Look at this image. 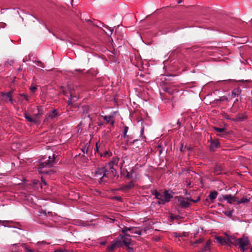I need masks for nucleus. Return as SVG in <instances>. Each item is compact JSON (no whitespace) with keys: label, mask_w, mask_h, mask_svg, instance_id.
Returning <instances> with one entry per match:
<instances>
[{"label":"nucleus","mask_w":252,"mask_h":252,"mask_svg":"<svg viewBox=\"0 0 252 252\" xmlns=\"http://www.w3.org/2000/svg\"><path fill=\"white\" fill-rule=\"evenodd\" d=\"M174 236L176 237H187L188 234L186 232H183L182 233H178L177 232L174 233Z\"/></svg>","instance_id":"nucleus-27"},{"label":"nucleus","mask_w":252,"mask_h":252,"mask_svg":"<svg viewBox=\"0 0 252 252\" xmlns=\"http://www.w3.org/2000/svg\"><path fill=\"white\" fill-rule=\"evenodd\" d=\"M211 243H212V242L210 240H208L207 241V242L206 243L205 246L203 248L202 251L203 252H204V251H206L208 250V249H209V248L211 246Z\"/></svg>","instance_id":"nucleus-21"},{"label":"nucleus","mask_w":252,"mask_h":252,"mask_svg":"<svg viewBox=\"0 0 252 252\" xmlns=\"http://www.w3.org/2000/svg\"><path fill=\"white\" fill-rule=\"evenodd\" d=\"M223 170V166L221 164L216 165L214 172L217 175H220L221 174V172Z\"/></svg>","instance_id":"nucleus-13"},{"label":"nucleus","mask_w":252,"mask_h":252,"mask_svg":"<svg viewBox=\"0 0 252 252\" xmlns=\"http://www.w3.org/2000/svg\"><path fill=\"white\" fill-rule=\"evenodd\" d=\"M151 193L153 195H154L155 196V198L157 199H160L161 197L162 194L158 192L157 190H153L151 191Z\"/></svg>","instance_id":"nucleus-17"},{"label":"nucleus","mask_w":252,"mask_h":252,"mask_svg":"<svg viewBox=\"0 0 252 252\" xmlns=\"http://www.w3.org/2000/svg\"><path fill=\"white\" fill-rule=\"evenodd\" d=\"M159 200L158 201V204H162V203H161V202H162V199H158Z\"/></svg>","instance_id":"nucleus-51"},{"label":"nucleus","mask_w":252,"mask_h":252,"mask_svg":"<svg viewBox=\"0 0 252 252\" xmlns=\"http://www.w3.org/2000/svg\"><path fill=\"white\" fill-rule=\"evenodd\" d=\"M41 213H42V214H44L45 215H46V211H42L41 212Z\"/></svg>","instance_id":"nucleus-62"},{"label":"nucleus","mask_w":252,"mask_h":252,"mask_svg":"<svg viewBox=\"0 0 252 252\" xmlns=\"http://www.w3.org/2000/svg\"><path fill=\"white\" fill-rule=\"evenodd\" d=\"M119 158L117 157L113 158L112 160L108 163L109 169L114 168V165H117L118 164Z\"/></svg>","instance_id":"nucleus-12"},{"label":"nucleus","mask_w":252,"mask_h":252,"mask_svg":"<svg viewBox=\"0 0 252 252\" xmlns=\"http://www.w3.org/2000/svg\"><path fill=\"white\" fill-rule=\"evenodd\" d=\"M102 177L105 178H108V170L106 167H102Z\"/></svg>","instance_id":"nucleus-25"},{"label":"nucleus","mask_w":252,"mask_h":252,"mask_svg":"<svg viewBox=\"0 0 252 252\" xmlns=\"http://www.w3.org/2000/svg\"><path fill=\"white\" fill-rule=\"evenodd\" d=\"M214 129L216 131L221 133V134H220L219 135L220 136H223L224 135L227 134V132L225 131L224 128H219V127H214Z\"/></svg>","instance_id":"nucleus-15"},{"label":"nucleus","mask_w":252,"mask_h":252,"mask_svg":"<svg viewBox=\"0 0 252 252\" xmlns=\"http://www.w3.org/2000/svg\"><path fill=\"white\" fill-rule=\"evenodd\" d=\"M143 132H144V127L143 126L141 129V134H143Z\"/></svg>","instance_id":"nucleus-54"},{"label":"nucleus","mask_w":252,"mask_h":252,"mask_svg":"<svg viewBox=\"0 0 252 252\" xmlns=\"http://www.w3.org/2000/svg\"><path fill=\"white\" fill-rule=\"evenodd\" d=\"M240 81L243 82H250V81H249V80H245V81H244L243 80H240Z\"/></svg>","instance_id":"nucleus-58"},{"label":"nucleus","mask_w":252,"mask_h":252,"mask_svg":"<svg viewBox=\"0 0 252 252\" xmlns=\"http://www.w3.org/2000/svg\"><path fill=\"white\" fill-rule=\"evenodd\" d=\"M122 137H123L124 138H129V136L127 135L126 133L124 132V134L123 136H122Z\"/></svg>","instance_id":"nucleus-49"},{"label":"nucleus","mask_w":252,"mask_h":252,"mask_svg":"<svg viewBox=\"0 0 252 252\" xmlns=\"http://www.w3.org/2000/svg\"><path fill=\"white\" fill-rule=\"evenodd\" d=\"M220 147V142L218 139H216L215 141H212L211 143H210L209 148L211 151L214 152L217 148Z\"/></svg>","instance_id":"nucleus-8"},{"label":"nucleus","mask_w":252,"mask_h":252,"mask_svg":"<svg viewBox=\"0 0 252 252\" xmlns=\"http://www.w3.org/2000/svg\"><path fill=\"white\" fill-rule=\"evenodd\" d=\"M110 172L112 173V175L114 177H119V175L117 174L116 170L114 168L110 169Z\"/></svg>","instance_id":"nucleus-29"},{"label":"nucleus","mask_w":252,"mask_h":252,"mask_svg":"<svg viewBox=\"0 0 252 252\" xmlns=\"http://www.w3.org/2000/svg\"><path fill=\"white\" fill-rule=\"evenodd\" d=\"M115 198L118 200H121L122 198L120 196H116L115 197Z\"/></svg>","instance_id":"nucleus-52"},{"label":"nucleus","mask_w":252,"mask_h":252,"mask_svg":"<svg viewBox=\"0 0 252 252\" xmlns=\"http://www.w3.org/2000/svg\"><path fill=\"white\" fill-rule=\"evenodd\" d=\"M222 198L224 200H227V202L230 204L236 201V198L233 196L231 194L223 195Z\"/></svg>","instance_id":"nucleus-10"},{"label":"nucleus","mask_w":252,"mask_h":252,"mask_svg":"<svg viewBox=\"0 0 252 252\" xmlns=\"http://www.w3.org/2000/svg\"><path fill=\"white\" fill-rule=\"evenodd\" d=\"M172 198V195L169 193L167 190H165L163 191V193L162 194L161 197L160 198L162 201L161 202L162 203V204H164L166 203L169 202L171 199Z\"/></svg>","instance_id":"nucleus-7"},{"label":"nucleus","mask_w":252,"mask_h":252,"mask_svg":"<svg viewBox=\"0 0 252 252\" xmlns=\"http://www.w3.org/2000/svg\"><path fill=\"white\" fill-rule=\"evenodd\" d=\"M218 195V192L217 191H214L210 192V193L209 195V197L211 200H214L215 199Z\"/></svg>","instance_id":"nucleus-23"},{"label":"nucleus","mask_w":252,"mask_h":252,"mask_svg":"<svg viewBox=\"0 0 252 252\" xmlns=\"http://www.w3.org/2000/svg\"><path fill=\"white\" fill-rule=\"evenodd\" d=\"M67 106L69 107V108H71L73 106V103L72 102V99L70 98L67 102Z\"/></svg>","instance_id":"nucleus-40"},{"label":"nucleus","mask_w":252,"mask_h":252,"mask_svg":"<svg viewBox=\"0 0 252 252\" xmlns=\"http://www.w3.org/2000/svg\"><path fill=\"white\" fill-rule=\"evenodd\" d=\"M25 118H26V120H27L30 122H32L34 123H37V120L35 119V118L34 117L33 118H32L26 113L25 114Z\"/></svg>","instance_id":"nucleus-18"},{"label":"nucleus","mask_w":252,"mask_h":252,"mask_svg":"<svg viewBox=\"0 0 252 252\" xmlns=\"http://www.w3.org/2000/svg\"><path fill=\"white\" fill-rule=\"evenodd\" d=\"M58 116L56 110H53L45 118L44 122L49 121L51 120L54 119Z\"/></svg>","instance_id":"nucleus-9"},{"label":"nucleus","mask_w":252,"mask_h":252,"mask_svg":"<svg viewBox=\"0 0 252 252\" xmlns=\"http://www.w3.org/2000/svg\"><path fill=\"white\" fill-rule=\"evenodd\" d=\"M133 170H131L130 172H128L126 170V178L127 179H131L132 177V173Z\"/></svg>","instance_id":"nucleus-30"},{"label":"nucleus","mask_w":252,"mask_h":252,"mask_svg":"<svg viewBox=\"0 0 252 252\" xmlns=\"http://www.w3.org/2000/svg\"><path fill=\"white\" fill-rule=\"evenodd\" d=\"M36 89L37 88L35 86H31L30 88L31 91L33 93H34L36 90Z\"/></svg>","instance_id":"nucleus-44"},{"label":"nucleus","mask_w":252,"mask_h":252,"mask_svg":"<svg viewBox=\"0 0 252 252\" xmlns=\"http://www.w3.org/2000/svg\"><path fill=\"white\" fill-rule=\"evenodd\" d=\"M63 94H64V95H66V94H67V92H66V91H65L63 90Z\"/></svg>","instance_id":"nucleus-64"},{"label":"nucleus","mask_w":252,"mask_h":252,"mask_svg":"<svg viewBox=\"0 0 252 252\" xmlns=\"http://www.w3.org/2000/svg\"><path fill=\"white\" fill-rule=\"evenodd\" d=\"M41 243H42V244H46V243L45 242H44V241H42L41 242H38L37 243V244L38 245V244H41Z\"/></svg>","instance_id":"nucleus-55"},{"label":"nucleus","mask_w":252,"mask_h":252,"mask_svg":"<svg viewBox=\"0 0 252 252\" xmlns=\"http://www.w3.org/2000/svg\"><path fill=\"white\" fill-rule=\"evenodd\" d=\"M134 187V181L133 180L130 181L126 185H121V187L116 189L118 191H122L127 192L128 190L132 189Z\"/></svg>","instance_id":"nucleus-6"},{"label":"nucleus","mask_w":252,"mask_h":252,"mask_svg":"<svg viewBox=\"0 0 252 252\" xmlns=\"http://www.w3.org/2000/svg\"><path fill=\"white\" fill-rule=\"evenodd\" d=\"M241 92L242 91L240 88H238L235 89L232 92V95L234 96V97H235L241 94Z\"/></svg>","instance_id":"nucleus-20"},{"label":"nucleus","mask_w":252,"mask_h":252,"mask_svg":"<svg viewBox=\"0 0 252 252\" xmlns=\"http://www.w3.org/2000/svg\"><path fill=\"white\" fill-rule=\"evenodd\" d=\"M216 141V140H214V139H213L212 137H210V143H211L212 141Z\"/></svg>","instance_id":"nucleus-56"},{"label":"nucleus","mask_w":252,"mask_h":252,"mask_svg":"<svg viewBox=\"0 0 252 252\" xmlns=\"http://www.w3.org/2000/svg\"><path fill=\"white\" fill-rule=\"evenodd\" d=\"M49 159H53L54 160V162L55 161V155H53L52 157L51 156H49L48 157Z\"/></svg>","instance_id":"nucleus-46"},{"label":"nucleus","mask_w":252,"mask_h":252,"mask_svg":"<svg viewBox=\"0 0 252 252\" xmlns=\"http://www.w3.org/2000/svg\"><path fill=\"white\" fill-rule=\"evenodd\" d=\"M215 239L216 240L217 242L221 245H224L225 244V237H223L221 236H216Z\"/></svg>","instance_id":"nucleus-14"},{"label":"nucleus","mask_w":252,"mask_h":252,"mask_svg":"<svg viewBox=\"0 0 252 252\" xmlns=\"http://www.w3.org/2000/svg\"><path fill=\"white\" fill-rule=\"evenodd\" d=\"M185 194L186 195H189V193L188 192L187 190H185Z\"/></svg>","instance_id":"nucleus-53"},{"label":"nucleus","mask_w":252,"mask_h":252,"mask_svg":"<svg viewBox=\"0 0 252 252\" xmlns=\"http://www.w3.org/2000/svg\"><path fill=\"white\" fill-rule=\"evenodd\" d=\"M95 148H96L95 152V156H96V155L99 156V155L101 153L99 152V151L98 144L97 143H96L95 144Z\"/></svg>","instance_id":"nucleus-37"},{"label":"nucleus","mask_w":252,"mask_h":252,"mask_svg":"<svg viewBox=\"0 0 252 252\" xmlns=\"http://www.w3.org/2000/svg\"><path fill=\"white\" fill-rule=\"evenodd\" d=\"M56 252H77L74 251L73 250H68L66 249H64V250L59 249L56 251Z\"/></svg>","instance_id":"nucleus-35"},{"label":"nucleus","mask_w":252,"mask_h":252,"mask_svg":"<svg viewBox=\"0 0 252 252\" xmlns=\"http://www.w3.org/2000/svg\"><path fill=\"white\" fill-rule=\"evenodd\" d=\"M10 221L8 220H0V225H2L5 227L7 226L9 223Z\"/></svg>","instance_id":"nucleus-33"},{"label":"nucleus","mask_w":252,"mask_h":252,"mask_svg":"<svg viewBox=\"0 0 252 252\" xmlns=\"http://www.w3.org/2000/svg\"><path fill=\"white\" fill-rule=\"evenodd\" d=\"M128 129V127L127 126H125L124 127V132L127 133Z\"/></svg>","instance_id":"nucleus-47"},{"label":"nucleus","mask_w":252,"mask_h":252,"mask_svg":"<svg viewBox=\"0 0 252 252\" xmlns=\"http://www.w3.org/2000/svg\"><path fill=\"white\" fill-rule=\"evenodd\" d=\"M105 178L104 177H103L102 176L99 179V181H98V182H99V184H101L103 182H106V181L104 179Z\"/></svg>","instance_id":"nucleus-43"},{"label":"nucleus","mask_w":252,"mask_h":252,"mask_svg":"<svg viewBox=\"0 0 252 252\" xmlns=\"http://www.w3.org/2000/svg\"><path fill=\"white\" fill-rule=\"evenodd\" d=\"M20 96H22V97H24V98L26 100H27V101H28V100H29V97H28V96L27 95H26V94H20Z\"/></svg>","instance_id":"nucleus-42"},{"label":"nucleus","mask_w":252,"mask_h":252,"mask_svg":"<svg viewBox=\"0 0 252 252\" xmlns=\"http://www.w3.org/2000/svg\"><path fill=\"white\" fill-rule=\"evenodd\" d=\"M104 120H106V121H107L108 122H109L110 119V116H105L104 118Z\"/></svg>","instance_id":"nucleus-48"},{"label":"nucleus","mask_w":252,"mask_h":252,"mask_svg":"<svg viewBox=\"0 0 252 252\" xmlns=\"http://www.w3.org/2000/svg\"><path fill=\"white\" fill-rule=\"evenodd\" d=\"M13 91L8 92H1L0 95L1 96V101L4 102H10L11 104L14 103V99L12 96Z\"/></svg>","instance_id":"nucleus-5"},{"label":"nucleus","mask_w":252,"mask_h":252,"mask_svg":"<svg viewBox=\"0 0 252 252\" xmlns=\"http://www.w3.org/2000/svg\"><path fill=\"white\" fill-rule=\"evenodd\" d=\"M216 141V140H214V139H213L212 137H210V143H211L212 141Z\"/></svg>","instance_id":"nucleus-57"},{"label":"nucleus","mask_w":252,"mask_h":252,"mask_svg":"<svg viewBox=\"0 0 252 252\" xmlns=\"http://www.w3.org/2000/svg\"><path fill=\"white\" fill-rule=\"evenodd\" d=\"M225 244L230 246L232 245H235V240L236 239L235 238H233L232 236L226 235L225 237Z\"/></svg>","instance_id":"nucleus-11"},{"label":"nucleus","mask_w":252,"mask_h":252,"mask_svg":"<svg viewBox=\"0 0 252 252\" xmlns=\"http://www.w3.org/2000/svg\"><path fill=\"white\" fill-rule=\"evenodd\" d=\"M122 242H123V241L121 239L120 240H117L115 242V243L117 247H122L124 246V243Z\"/></svg>","instance_id":"nucleus-31"},{"label":"nucleus","mask_w":252,"mask_h":252,"mask_svg":"<svg viewBox=\"0 0 252 252\" xmlns=\"http://www.w3.org/2000/svg\"><path fill=\"white\" fill-rule=\"evenodd\" d=\"M99 156L101 157L108 158L112 156V153L110 151H106L103 154L100 153Z\"/></svg>","instance_id":"nucleus-22"},{"label":"nucleus","mask_w":252,"mask_h":252,"mask_svg":"<svg viewBox=\"0 0 252 252\" xmlns=\"http://www.w3.org/2000/svg\"><path fill=\"white\" fill-rule=\"evenodd\" d=\"M37 65L40 66L42 67H44V66L43 65V63L41 61L37 62Z\"/></svg>","instance_id":"nucleus-45"},{"label":"nucleus","mask_w":252,"mask_h":252,"mask_svg":"<svg viewBox=\"0 0 252 252\" xmlns=\"http://www.w3.org/2000/svg\"><path fill=\"white\" fill-rule=\"evenodd\" d=\"M125 172H126V170H123L121 171V174L124 175Z\"/></svg>","instance_id":"nucleus-60"},{"label":"nucleus","mask_w":252,"mask_h":252,"mask_svg":"<svg viewBox=\"0 0 252 252\" xmlns=\"http://www.w3.org/2000/svg\"><path fill=\"white\" fill-rule=\"evenodd\" d=\"M200 199V197H198L197 199L194 200L189 197H184L182 196L178 197V201L180 202V206L183 208H186L189 207L191 205L190 202L193 203H196Z\"/></svg>","instance_id":"nucleus-2"},{"label":"nucleus","mask_w":252,"mask_h":252,"mask_svg":"<svg viewBox=\"0 0 252 252\" xmlns=\"http://www.w3.org/2000/svg\"><path fill=\"white\" fill-rule=\"evenodd\" d=\"M68 89L70 94V99L72 100H74V98L77 99L76 96L74 94L73 92L70 89V88H68Z\"/></svg>","instance_id":"nucleus-34"},{"label":"nucleus","mask_w":252,"mask_h":252,"mask_svg":"<svg viewBox=\"0 0 252 252\" xmlns=\"http://www.w3.org/2000/svg\"><path fill=\"white\" fill-rule=\"evenodd\" d=\"M250 245V240L247 237L243 236L235 240V246H239V248L243 252H245Z\"/></svg>","instance_id":"nucleus-1"},{"label":"nucleus","mask_w":252,"mask_h":252,"mask_svg":"<svg viewBox=\"0 0 252 252\" xmlns=\"http://www.w3.org/2000/svg\"><path fill=\"white\" fill-rule=\"evenodd\" d=\"M119 237L123 241L124 246L127 248V250L129 252L133 251V248L131 247L134 244V242L129 238L130 235L128 234H126L125 235H120Z\"/></svg>","instance_id":"nucleus-3"},{"label":"nucleus","mask_w":252,"mask_h":252,"mask_svg":"<svg viewBox=\"0 0 252 252\" xmlns=\"http://www.w3.org/2000/svg\"><path fill=\"white\" fill-rule=\"evenodd\" d=\"M203 241V239L202 238H200L198 240H196L195 242L192 243L191 244L192 245H194V244H200L202 243Z\"/></svg>","instance_id":"nucleus-38"},{"label":"nucleus","mask_w":252,"mask_h":252,"mask_svg":"<svg viewBox=\"0 0 252 252\" xmlns=\"http://www.w3.org/2000/svg\"><path fill=\"white\" fill-rule=\"evenodd\" d=\"M54 163V160L52 159H48L47 160L44 161V162H40L38 167V171L42 173H45L46 174H48L49 173V171L47 170H44L43 169L45 167H51L53 166Z\"/></svg>","instance_id":"nucleus-4"},{"label":"nucleus","mask_w":252,"mask_h":252,"mask_svg":"<svg viewBox=\"0 0 252 252\" xmlns=\"http://www.w3.org/2000/svg\"><path fill=\"white\" fill-rule=\"evenodd\" d=\"M249 199L246 197H243L240 200L237 201V204H240L241 203H245L248 202Z\"/></svg>","instance_id":"nucleus-28"},{"label":"nucleus","mask_w":252,"mask_h":252,"mask_svg":"<svg viewBox=\"0 0 252 252\" xmlns=\"http://www.w3.org/2000/svg\"><path fill=\"white\" fill-rule=\"evenodd\" d=\"M116 245L114 242L112 243L111 245L108 246L107 250L109 252H113L116 249Z\"/></svg>","instance_id":"nucleus-24"},{"label":"nucleus","mask_w":252,"mask_h":252,"mask_svg":"<svg viewBox=\"0 0 252 252\" xmlns=\"http://www.w3.org/2000/svg\"><path fill=\"white\" fill-rule=\"evenodd\" d=\"M246 119V116L244 115L241 116H238L236 118H234L232 120V121L238 122L243 121Z\"/></svg>","instance_id":"nucleus-19"},{"label":"nucleus","mask_w":252,"mask_h":252,"mask_svg":"<svg viewBox=\"0 0 252 252\" xmlns=\"http://www.w3.org/2000/svg\"><path fill=\"white\" fill-rule=\"evenodd\" d=\"M113 31V30L110 29V35H111L112 34Z\"/></svg>","instance_id":"nucleus-63"},{"label":"nucleus","mask_w":252,"mask_h":252,"mask_svg":"<svg viewBox=\"0 0 252 252\" xmlns=\"http://www.w3.org/2000/svg\"><path fill=\"white\" fill-rule=\"evenodd\" d=\"M224 214L229 218H231L232 216V211H226L224 212Z\"/></svg>","instance_id":"nucleus-36"},{"label":"nucleus","mask_w":252,"mask_h":252,"mask_svg":"<svg viewBox=\"0 0 252 252\" xmlns=\"http://www.w3.org/2000/svg\"><path fill=\"white\" fill-rule=\"evenodd\" d=\"M223 118H224V119H226V120H231V121H232V120L233 119H231V118L230 117V116H229L228 114H226V113H224V114H223Z\"/></svg>","instance_id":"nucleus-39"},{"label":"nucleus","mask_w":252,"mask_h":252,"mask_svg":"<svg viewBox=\"0 0 252 252\" xmlns=\"http://www.w3.org/2000/svg\"><path fill=\"white\" fill-rule=\"evenodd\" d=\"M37 110L38 113L34 115V118H35L36 120L40 116L42 115L43 114L42 110L41 109L38 108Z\"/></svg>","instance_id":"nucleus-32"},{"label":"nucleus","mask_w":252,"mask_h":252,"mask_svg":"<svg viewBox=\"0 0 252 252\" xmlns=\"http://www.w3.org/2000/svg\"><path fill=\"white\" fill-rule=\"evenodd\" d=\"M85 151H86V152H87L88 149H86L85 148L82 149V151L84 153H85Z\"/></svg>","instance_id":"nucleus-61"},{"label":"nucleus","mask_w":252,"mask_h":252,"mask_svg":"<svg viewBox=\"0 0 252 252\" xmlns=\"http://www.w3.org/2000/svg\"><path fill=\"white\" fill-rule=\"evenodd\" d=\"M158 149L159 150V155H160L162 152L161 147L160 146H158Z\"/></svg>","instance_id":"nucleus-50"},{"label":"nucleus","mask_w":252,"mask_h":252,"mask_svg":"<svg viewBox=\"0 0 252 252\" xmlns=\"http://www.w3.org/2000/svg\"><path fill=\"white\" fill-rule=\"evenodd\" d=\"M128 231H130L131 233L137 234L139 235H141V231L138 230L136 227H129V228H128Z\"/></svg>","instance_id":"nucleus-16"},{"label":"nucleus","mask_w":252,"mask_h":252,"mask_svg":"<svg viewBox=\"0 0 252 252\" xmlns=\"http://www.w3.org/2000/svg\"><path fill=\"white\" fill-rule=\"evenodd\" d=\"M177 125L179 126H181V122H180L179 120H178L177 122Z\"/></svg>","instance_id":"nucleus-59"},{"label":"nucleus","mask_w":252,"mask_h":252,"mask_svg":"<svg viewBox=\"0 0 252 252\" xmlns=\"http://www.w3.org/2000/svg\"><path fill=\"white\" fill-rule=\"evenodd\" d=\"M128 228H129V227L125 226L124 228L122 230V232L124 234V235L127 234L126 232L128 231Z\"/></svg>","instance_id":"nucleus-41"},{"label":"nucleus","mask_w":252,"mask_h":252,"mask_svg":"<svg viewBox=\"0 0 252 252\" xmlns=\"http://www.w3.org/2000/svg\"><path fill=\"white\" fill-rule=\"evenodd\" d=\"M102 171V167H97L94 172L95 175L96 176H97V175H102L103 173Z\"/></svg>","instance_id":"nucleus-26"}]
</instances>
